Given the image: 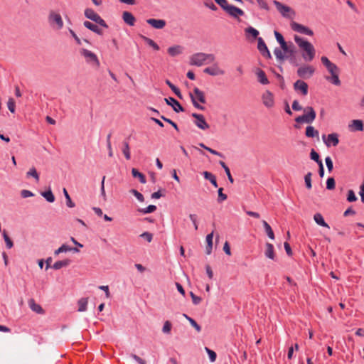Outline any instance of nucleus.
<instances>
[{
	"label": "nucleus",
	"instance_id": "obj_1",
	"mask_svg": "<svg viewBox=\"0 0 364 364\" xmlns=\"http://www.w3.org/2000/svg\"><path fill=\"white\" fill-rule=\"evenodd\" d=\"M294 39L301 52L302 58L306 62H311L316 55L314 46L307 40L294 35Z\"/></svg>",
	"mask_w": 364,
	"mask_h": 364
},
{
	"label": "nucleus",
	"instance_id": "obj_2",
	"mask_svg": "<svg viewBox=\"0 0 364 364\" xmlns=\"http://www.w3.org/2000/svg\"><path fill=\"white\" fill-rule=\"evenodd\" d=\"M215 60V56L212 53H196L191 55L189 58V63L191 65L198 67L203 66V65L210 64Z\"/></svg>",
	"mask_w": 364,
	"mask_h": 364
},
{
	"label": "nucleus",
	"instance_id": "obj_3",
	"mask_svg": "<svg viewBox=\"0 0 364 364\" xmlns=\"http://www.w3.org/2000/svg\"><path fill=\"white\" fill-rule=\"evenodd\" d=\"M48 22L50 26L55 31H59L63 28L64 22L60 13L55 11H50L48 16Z\"/></svg>",
	"mask_w": 364,
	"mask_h": 364
},
{
	"label": "nucleus",
	"instance_id": "obj_4",
	"mask_svg": "<svg viewBox=\"0 0 364 364\" xmlns=\"http://www.w3.org/2000/svg\"><path fill=\"white\" fill-rule=\"evenodd\" d=\"M304 114L298 116L295 121L297 123L311 124L316 119V114L312 107H306L304 109Z\"/></svg>",
	"mask_w": 364,
	"mask_h": 364
},
{
	"label": "nucleus",
	"instance_id": "obj_5",
	"mask_svg": "<svg viewBox=\"0 0 364 364\" xmlns=\"http://www.w3.org/2000/svg\"><path fill=\"white\" fill-rule=\"evenodd\" d=\"M80 55L85 58V62L94 68H98L100 65L97 56L93 52L81 48L80 50Z\"/></svg>",
	"mask_w": 364,
	"mask_h": 364
},
{
	"label": "nucleus",
	"instance_id": "obj_6",
	"mask_svg": "<svg viewBox=\"0 0 364 364\" xmlns=\"http://www.w3.org/2000/svg\"><path fill=\"white\" fill-rule=\"evenodd\" d=\"M315 73V68L309 64H303L299 67L296 73L297 75L304 79L310 78Z\"/></svg>",
	"mask_w": 364,
	"mask_h": 364
},
{
	"label": "nucleus",
	"instance_id": "obj_7",
	"mask_svg": "<svg viewBox=\"0 0 364 364\" xmlns=\"http://www.w3.org/2000/svg\"><path fill=\"white\" fill-rule=\"evenodd\" d=\"M84 14L85 17L90 19L104 28H107L108 26L100 15H98L93 9L87 8L85 10Z\"/></svg>",
	"mask_w": 364,
	"mask_h": 364
},
{
	"label": "nucleus",
	"instance_id": "obj_8",
	"mask_svg": "<svg viewBox=\"0 0 364 364\" xmlns=\"http://www.w3.org/2000/svg\"><path fill=\"white\" fill-rule=\"evenodd\" d=\"M211 66L207 67L203 70V73L213 77L222 76L225 73V70L220 68V65L217 62L212 63Z\"/></svg>",
	"mask_w": 364,
	"mask_h": 364
},
{
	"label": "nucleus",
	"instance_id": "obj_9",
	"mask_svg": "<svg viewBox=\"0 0 364 364\" xmlns=\"http://www.w3.org/2000/svg\"><path fill=\"white\" fill-rule=\"evenodd\" d=\"M273 4L275 5L277 11L285 18H290L291 15L295 14L291 8L277 0H274Z\"/></svg>",
	"mask_w": 364,
	"mask_h": 364
},
{
	"label": "nucleus",
	"instance_id": "obj_10",
	"mask_svg": "<svg viewBox=\"0 0 364 364\" xmlns=\"http://www.w3.org/2000/svg\"><path fill=\"white\" fill-rule=\"evenodd\" d=\"M290 26L293 31H296L298 33L311 36H313V34H314V32L312 30H311L310 28H309L306 26H304L301 24L296 23V22H294V21L291 22Z\"/></svg>",
	"mask_w": 364,
	"mask_h": 364
},
{
	"label": "nucleus",
	"instance_id": "obj_11",
	"mask_svg": "<svg viewBox=\"0 0 364 364\" xmlns=\"http://www.w3.org/2000/svg\"><path fill=\"white\" fill-rule=\"evenodd\" d=\"M322 139L326 146H336L339 143L338 135L336 133H332L328 134L327 136L325 135L322 136Z\"/></svg>",
	"mask_w": 364,
	"mask_h": 364
},
{
	"label": "nucleus",
	"instance_id": "obj_12",
	"mask_svg": "<svg viewBox=\"0 0 364 364\" xmlns=\"http://www.w3.org/2000/svg\"><path fill=\"white\" fill-rule=\"evenodd\" d=\"M262 100L263 105L267 108H272L274 105L273 94L269 90L262 94Z\"/></svg>",
	"mask_w": 364,
	"mask_h": 364
},
{
	"label": "nucleus",
	"instance_id": "obj_13",
	"mask_svg": "<svg viewBox=\"0 0 364 364\" xmlns=\"http://www.w3.org/2000/svg\"><path fill=\"white\" fill-rule=\"evenodd\" d=\"M192 117L196 119L195 124L203 130L208 129L210 127L205 122L203 115L196 113H193Z\"/></svg>",
	"mask_w": 364,
	"mask_h": 364
},
{
	"label": "nucleus",
	"instance_id": "obj_14",
	"mask_svg": "<svg viewBox=\"0 0 364 364\" xmlns=\"http://www.w3.org/2000/svg\"><path fill=\"white\" fill-rule=\"evenodd\" d=\"M257 49L263 56L267 57L268 58H272V55L267 48L266 43L261 37H259L257 38Z\"/></svg>",
	"mask_w": 364,
	"mask_h": 364
},
{
	"label": "nucleus",
	"instance_id": "obj_15",
	"mask_svg": "<svg viewBox=\"0 0 364 364\" xmlns=\"http://www.w3.org/2000/svg\"><path fill=\"white\" fill-rule=\"evenodd\" d=\"M294 89L296 92H301L304 96L308 94V85L301 80H298L294 83Z\"/></svg>",
	"mask_w": 364,
	"mask_h": 364
},
{
	"label": "nucleus",
	"instance_id": "obj_16",
	"mask_svg": "<svg viewBox=\"0 0 364 364\" xmlns=\"http://www.w3.org/2000/svg\"><path fill=\"white\" fill-rule=\"evenodd\" d=\"M190 97L191 98V95L194 97H196V100L198 101L203 104H205L206 102L205 93L199 90L198 87H194L193 90V92H190L189 94Z\"/></svg>",
	"mask_w": 364,
	"mask_h": 364
},
{
	"label": "nucleus",
	"instance_id": "obj_17",
	"mask_svg": "<svg viewBox=\"0 0 364 364\" xmlns=\"http://www.w3.org/2000/svg\"><path fill=\"white\" fill-rule=\"evenodd\" d=\"M167 105L171 106L176 112H183L184 109L181 104L173 97H168L164 99Z\"/></svg>",
	"mask_w": 364,
	"mask_h": 364
},
{
	"label": "nucleus",
	"instance_id": "obj_18",
	"mask_svg": "<svg viewBox=\"0 0 364 364\" xmlns=\"http://www.w3.org/2000/svg\"><path fill=\"white\" fill-rule=\"evenodd\" d=\"M282 49L286 53V55L288 56V58H290V62L292 63V57L294 55L296 52L294 44L291 42L287 43L285 46H283Z\"/></svg>",
	"mask_w": 364,
	"mask_h": 364
},
{
	"label": "nucleus",
	"instance_id": "obj_19",
	"mask_svg": "<svg viewBox=\"0 0 364 364\" xmlns=\"http://www.w3.org/2000/svg\"><path fill=\"white\" fill-rule=\"evenodd\" d=\"M146 23L156 29H162L165 27L166 22L164 19L149 18Z\"/></svg>",
	"mask_w": 364,
	"mask_h": 364
},
{
	"label": "nucleus",
	"instance_id": "obj_20",
	"mask_svg": "<svg viewBox=\"0 0 364 364\" xmlns=\"http://www.w3.org/2000/svg\"><path fill=\"white\" fill-rule=\"evenodd\" d=\"M348 128L352 132H362L364 129L363 122L360 119H353L348 124Z\"/></svg>",
	"mask_w": 364,
	"mask_h": 364
},
{
	"label": "nucleus",
	"instance_id": "obj_21",
	"mask_svg": "<svg viewBox=\"0 0 364 364\" xmlns=\"http://www.w3.org/2000/svg\"><path fill=\"white\" fill-rule=\"evenodd\" d=\"M230 16H231L233 18H238L239 16H243L245 14L244 11L233 6V5H230V7L228 8V9H227V11H226Z\"/></svg>",
	"mask_w": 364,
	"mask_h": 364
},
{
	"label": "nucleus",
	"instance_id": "obj_22",
	"mask_svg": "<svg viewBox=\"0 0 364 364\" xmlns=\"http://www.w3.org/2000/svg\"><path fill=\"white\" fill-rule=\"evenodd\" d=\"M183 48L179 45L171 46L167 49L168 55L171 57H176L178 55H181L183 53Z\"/></svg>",
	"mask_w": 364,
	"mask_h": 364
},
{
	"label": "nucleus",
	"instance_id": "obj_23",
	"mask_svg": "<svg viewBox=\"0 0 364 364\" xmlns=\"http://www.w3.org/2000/svg\"><path fill=\"white\" fill-rule=\"evenodd\" d=\"M245 33L247 39H250L252 37V40H257L259 38V31L252 26L246 28L245 29Z\"/></svg>",
	"mask_w": 364,
	"mask_h": 364
},
{
	"label": "nucleus",
	"instance_id": "obj_24",
	"mask_svg": "<svg viewBox=\"0 0 364 364\" xmlns=\"http://www.w3.org/2000/svg\"><path fill=\"white\" fill-rule=\"evenodd\" d=\"M28 303V306H29L30 309L33 311H34L38 314H44V310L43 309V308L38 304L36 303V301L33 299H29Z\"/></svg>",
	"mask_w": 364,
	"mask_h": 364
},
{
	"label": "nucleus",
	"instance_id": "obj_25",
	"mask_svg": "<svg viewBox=\"0 0 364 364\" xmlns=\"http://www.w3.org/2000/svg\"><path fill=\"white\" fill-rule=\"evenodd\" d=\"M122 18L124 21L129 26H134L136 18L133 14L129 11H124L122 14Z\"/></svg>",
	"mask_w": 364,
	"mask_h": 364
},
{
	"label": "nucleus",
	"instance_id": "obj_26",
	"mask_svg": "<svg viewBox=\"0 0 364 364\" xmlns=\"http://www.w3.org/2000/svg\"><path fill=\"white\" fill-rule=\"evenodd\" d=\"M265 256L271 259H274L275 258V254H274V246L269 242H267L265 245V251H264Z\"/></svg>",
	"mask_w": 364,
	"mask_h": 364
},
{
	"label": "nucleus",
	"instance_id": "obj_27",
	"mask_svg": "<svg viewBox=\"0 0 364 364\" xmlns=\"http://www.w3.org/2000/svg\"><path fill=\"white\" fill-rule=\"evenodd\" d=\"M83 25L87 28L90 29V31L95 32V33H97L99 35H102L103 33V31L101 28H100L97 25L90 22V21H85L83 23Z\"/></svg>",
	"mask_w": 364,
	"mask_h": 364
},
{
	"label": "nucleus",
	"instance_id": "obj_28",
	"mask_svg": "<svg viewBox=\"0 0 364 364\" xmlns=\"http://www.w3.org/2000/svg\"><path fill=\"white\" fill-rule=\"evenodd\" d=\"M256 75H257V80L258 81L262 84V85H267L269 84V80L266 76V74L265 73L261 70V69H257L256 70Z\"/></svg>",
	"mask_w": 364,
	"mask_h": 364
},
{
	"label": "nucleus",
	"instance_id": "obj_29",
	"mask_svg": "<svg viewBox=\"0 0 364 364\" xmlns=\"http://www.w3.org/2000/svg\"><path fill=\"white\" fill-rule=\"evenodd\" d=\"M68 251H73L75 252H78L79 250L75 247H74V248L70 247L68 245L63 244L58 249L55 250L54 255H58L59 254H60L62 252H68Z\"/></svg>",
	"mask_w": 364,
	"mask_h": 364
},
{
	"label": "nucleus",
	"instance_id": "obj_30",
	"mask_svg": "<svg viewBox=\"0 0 364 364\" xmlns=\"http://www.w3.org/2000/svg\"><path fill=\"white\" fill-rule=\"evenodd\" d=\"M70 262H71V260L69 259L57 261L53 264V265L52 266V268H53L55 270H58L63 267H68V265H70Z\"/></svg>",
	"mask_w": 364,
	"mask_h": 364
},
{
	"label": "nucleus",
	"instance_id": "obj_31",
	"mask_svg": "<svg viewBox=\"0 0 364 364\" xmlns=\"http://www.w3.org/2000/svg\"><path fill=\"white\" fill-rule=\"evenodd\" d=\"M314 220L318 225H321L322 227H325L327 228H330L329 225L325 222V220L321 213H316L314 215Z\"/></svg>",
	"mask_w": 364,
	"mask_h": 364
},
{
	"label": "nucleus",
	"instance_id": "obj_32",
	"mask_svg": "<svg viewBox=\"0 0 364 364\" xmlns=\"http://www.w3.org/2000/svg\"><path fill=\"white\" fill-rule=\"evenodd\" d=\"M305 135L309 138L318 137V132L312 126L306 128Z\"/></svg>",
	"mask_w": 364,
	"mask_h": 364
},
{
	"label": "nucleus",
	"instance_id": "obj_33",
	"mask_svg": "<svg viewBox=\"0 0 364 364\" xmlns=\"http://www.w3.org/2000/svg\"><path fill=\"white\" fill-rule=\"evenodd\" d=\"M274 54L276 56V58L280 62H283L285 59L288 58V56L286 55V53L283 51L282 49L275 48L274 50Z\"/></svg>",
	"mask_w": 364,
	"mask_h": 364
},
{
	"label": "nucleus",
	"instance_id": "obj_34",
	"mask_svg": "<svg viewBox=\"0 0 364 364\" xmlns=\"http://www.w3.org/2000/svg\"><path fill=\"white\" fill-rule=\"evenodd\" d=\"M88 303V299L87 298H81L77 301L78 305V309L77 311L79 312H83L87 310V306Z\"/></svg>",
	"mask_w": 364,
	"mask_h": 364
},
{
	"label": "nucleus",
	"instance_id": "obj_35",
	"mask_svg": "<svg viewBox=\"0 0 364 364\" xmlns=\"http://www.w3.org/2000/svg\"><path fill=\"white\" fill-rule=\"evenodd\" d=\"M123 147L122 149V153L126 158L127 160H129L131 159V154H130V148L129 143L127 141H124L122 142Z\"/></svg>",
	"mask_w": 364,
	"mask_h": 364
},
{
	"label": "nucleus",
	"instance_id": "obj_36",
	"mask_svg": "<svg viewBox=\"0 0 364 364\" xmlns=\"http://www.w3.org/2000/svg\"><path fill=\"white\" fill-rule=\"evenodd\" d=\"M262 224H263L265 232H266L267 235H268V237L270 239L274 240V232H273L271 226L267 223V222L266 220H262Z\"/></svg>",
	"mask_w": 364,
	"mask_h": 364
},
{
	"label": "nucleus",
	"instance_id": "obj_37",
	"mask_svg": "<svg viewBox=\"0 0 364 364\" xmlns=\"http://www.w3.org/2000/svg\"><path fill=\"white\" fill-rule=\"evenodd\" d=\"M132 173L133 177L138 178L141 183H145L146 182L144 175L140 173L136 168H132Z\"/></svg>",
	"mask_w": 364,
	"mask_h": 364
},
{
	"label": "nucleus",
	"instance_id": "obj_38",
	"mask_svg": "<svg viewBox=\"0 0 364 364\" xmlns=\"http://www.w3.org/2000/svg\"><path fill=\"white\" fill-rule=\"evenodd\" d=\"M26 176L28 177H33L35 178L36 182L39 181V174L36 171V168L35 167H32L29 169V171L26 173Z\"/></svg>",
	"mask_w": 364,
	"mask_h": 364
},
{
	"label": "nucleus",
	"instance_id": "obj_39",
	"mask_svg": "<svg viewBox=\"0 0 364 364\" xmlns=\"http://www.w3.org/2000/svg\"><path fill=\"white\" fill-rule=\"evenodd\" d=\"M338 75H339V73L333 74V75H331V77H326V80L331 82L332 84H333L336 86H339V85H341V80L339 79Z\"/></svg>",
	"mask_w": 364,
	"mask_h": 364
},
{
	"label": "nucleus",
	"instance_id": "obj_40",
	"mask_svg": "<svg viewBox=\"0 0 364 364\" xmlns=\"http://www.w3.org/2000/svg\"><path fill=\"white\" fill-rule=\"evenodd\" d=\"M41 195L49 203H53L55 200V196L50 190H48V191H46V192H42Z\"/></svg>",
	"mask_w": 364,
	"mask_h": 364
},
{
	"label": "nucleus",
	"instance_id": "obj_41",
	"mask_svg": "<svg viewBox=\"0 0 364 364\" xmlns=\"http://www.w3.org/2000/svg\"><path fill=\"white\" fill-rule=\"evenodd\" d=\"M142 39L151 47H152L155 50H159V46L151 38L144 36H141Z\"/></svg>",
	"mask_w": 364,
	"mask_h": 364
},
{
	"label": "nucleus",
	"instance_id": "obj_42",
	"mask_svg": "<svg viewBox=\"0 0 364 364\" xmlns=\"http://www.w3.org/2000/svg\"><path fill=\"white\" fill-rule=\"evenodd\" d=\"M274 36L276 38V40L277 41V42L280 44L281 46V48L283 47V46H285V44L287 43V42L284 41V37L282 36V35L279 33L278 31H274Z\"/></svg>",
	"mask_w": 364,
	"mask_h": 364
},
{
	"label": "nucleus",
	"instance_id": "obj_43",
	"mask_svg": "<svg viewBox=\"0 0 364 364\" xmlns=\"http://www.w3.org/2000/svg\"><path fill=\"white\" fill-rule=\"evenodd\" d=\"M63 194L65 196V198L66 199V205L69 208L75 207V203L72 201L71 198H70V195L68 194L67 190L65 188H63Z\"/></svg>",
	"mask_w": 364,
	"mask_h": 364
},
{
	"label": "nucleus",
	"instance_id": "obj_44",
	"mask_svg": "<svg viewBox=\"0 0 364 364\" xmlns=\"http://www.w3.org/2000/svg\"><path fill=\"white\" fill-rule=\"evenodd\" d=\"M3 237L4 239V241L6 242V245L7 248L11 249V247H13L14 243H13L12 240L8 236L6 230L3 231Z\"/></svg>",
	"mask_w": 364,
	"mask_h": 364
},
{
	"label": "nucleus",
	"instance_id": "obj_45",
	"mask_svg": "<svg viewBox=\"0 0 364 364\" xmlns=\"http://www.w3.org/2000/svg\"><path fill=\"white\" fill-rule=\"evenodd\" d=\"M311 176H312L311 173L309 172L304 176V181H305L306 187L308 189H311V187H312V185H311Z\"/></svg>",
	"mask_w": 364,
	"mask_h": 364
},
{
	"label": "nucleus",
	"instance_id": "obj_46",
	"mask_svg": "<svg viewBox=\"0 0 364 364\" xmlns=\"http://www.w3.org/2000/svg\"><path fill=\"white\" fill-rule=\"evenodd\" d=\"M215 2L225 11L230 7V4H228L227 0H215Z\"/></svg>",
	"mask_w": 364,
	"mask_h": 364
},
{
	"label": "nucleus",
	"instance_id": "obj_47",
	"mask_svg": "<svg viewBox=\"0 0 364 364\" xmlns=\"http://www.w3.org/2000/svg\"><path fill=\"white\" fill-rule=\"evenodd\" d=\"M310 157L311 159L315 161L318 164H319V163H322V161L319 159L318 154L314 149L311 151Z\"/></svg>",
	"mask_w": 364,
	"mask_h": 364
},
{
	"label": "nucleus",
	"instance_id": "obj_48",
	"mask_svg": "<svg viewBox=\"0 0 364 364\" xmlns=\"http://www.w3.org/2000/svg\"><path fill=\"white\" fill-rule=\"evenodd\" d=\"M326 68H327L328 71L331 73V75L339 73V72H340L339 68L334 63H332L331 65H329Z\"/></svg>",
	"mask_w": 364,
	"mask_h": 364
},
{
	"label": "nucleus",
	"instance_id": "obj_49",
	"mask_svg": "<svg viewBox=\"0 0 364 364\" xmlns=\"http://www.w3.org/2000/svg\"><path fill=\"white\" fill-rule=\"evenodd\" d=\"M336 186L335 180L333 178H328L326 181V188L328 190H333Z\"/></svg>",
	"mask_w": 364,
	"mask_h": 364
},
{
	"label": "nucleus",
	"instance_id": "obj_50",
	"mask_svg": "<svg viewBox=\"0 0 364 364\" xmlns=\"http://www.w3.org/2000/svg\"><path fill=\"white\" fill-rule=\"evenodd\" d=\"M7 107L11 113L15 112L16 105H15V101L13 98L9 99L8 102H7Z\"/></svg>",
	"mask_w": 364,
	"mask_h": 364
},
{
	"label": "nucleus",
	"instance_id": "obj_51",
	"mask_svg": "<svg viewBox=\"0 0 364 364\" xmlns=\"http://www.w3.org/2000/svg\"><path fill=\"white\" fill-rule=\"evenodd\" d=\"M156 210V205H149L148 207H146V208H144V209H141L140 210V211L144 213V214H146V213H153L154 212L155 210Z\"/></svg>",
	"mask_w": 364,
	"mask_h": 364
},
{
	"label": "nucleus",
	"instance_id": "obj_52",
	"mask_svg": "<svg viewBox=\"0 0 364 364\" xmlns=\"http://www.w3.org/2000/svg\"><path fill=\"white\" fill-rule=\"evenodd\" d=\"M171 330V322L168 321H165L164 323L163 328H162L163 333L168 334V333H170Z\"/></svg>",
	"mask_w": 364,
	"mask_h": 364
},
{
	"label": "nucleus",
	"instance_id": "obj_53",
	"mask_svg": "<svg viewBox=\"0 0 364 364\" xmlns=\"http://www.w3.org/2000/svg\"><path fill=\"white\" fill-rule=\"evenodd\" d=\"M131 193H132L140 202H144V198L141 193L138 192L135 189H132L129 191Z\"/></svg>",
	"mask_w": 364,
	"mask_h": 364
},
{
	"label": "nucleus",
	"instance_id": "obj_54",
	"mask_svg": "<svg viewBox=\"0 0 364 364\" xmlns=\"http://www.w3.org/2000/svg\"><path fill=\"white\" fill-rule=\"evenodd\" d=\"M347 200L349 202H354L357 200V197L353 190H349L348 191Z\"/></svg>",
	"mask_w": 364,
	"mask_h": 364
},
{
	"label": "nucleus",
	"instance_id": "obj_55",
	"mask_svg": "<svg viewBox=\"0 0 364 364\" xmlns=\"http://www.w3.org/2000/svg\"><path fill=\"white\" fill-rule=\"evenodd\" d=\"M205 351L208 353L209 355L210 360L211 362H215L217 357L216 353L213 350L209 349L207 347L205 348Z\"/></svg>",
	"mask_w": 364,
	"mask_h": 364
},
{
	"label": "nucleus",
	"instance_id": "obj_56",
	"mask_svg": "<svg viewBox=\"0 0 364 364\" xmlns=\"http://www.w3.org/2000/svg\"><path fill=\"white\" fill-rule=\"evenodd\" d=\"M140 237L145 239L148 242H151L153 239V235L149 232L141 233Z\"/></svg>",
	"mask_w": 364,
	"mask_h": 364
},
{
	"label": "nucleus",
	"instance_id": "obj_57",
	"mask_svg": "<svg viewBox=\"0 0 364 364\" xmlns=\"http://www.w3.org/2000/svg\"><path fill=\"white\" fill-rule=\"evenodd\" d=\"M325 161L328 171H332L333 168V164L331 158L330 156L326 157Z\"/></svg>",
	"mask_w": 364,
	"mask_h": 364
},
{
	"label": "nucleus",
	"instance_id": "obj_58",
	"mask_svg": "<svg viewBox=\"0 0 364 364\" xmlns=\"http://www.w3.org/2000/svg\"><path fill=\"white\" fill-rule=\"evenodd\" d=\"M188 321L190 322L191 325L198 331L200 332L201 330L200 326L196 322L194 319L192 318H188Z\"/></svg>",
	"mask_w": 364,
	"mask_h": 364
},
{
	"label": "nucleus",
	"instance_id": "obj_59",
	"mask_svg": "<svg viewBox=\"0 0 364 364\" xmlns=\"http://www.w3.org/2000/svg\"><path fill=\"white\" fill-rule=\"evenodd\" d=\"M189 218L192 221L195 230H197L198 228V222H197V215L196 214H190Z\"/></svg>",
	"mask_w": 364,
	"mask_h": 364
},
{
	"label": "nucleus",
	"instance_id": "obj_60",
	"mask_svg": "<svg viewBox=\"0 0 364 364\" xmlns=\"http://www.w3.org/2000/svg\"><path fill=\"white\" fill-rule=\"evenodd\" d=\"M110 137H111L110 134H109L107 137V149L109 150V156L112 157L113 151H112V145H111V142H110Z\"/></svg>",
	"mask_w": 364,
	"mask_h": 364
},
{
	"label": "nucleus",
	"instance_id": "obj_61",
	"mask_svg": "<svg viewBox=\"0 0 364 364\" xmlns=\"http://www.w3.org/2000/svg\"><path fill=\"white\" fill-rule=\"evenodd\" d=\"M190 295L192 298V301L194 304L198 305L200 303V301L202 300L200 297L195 295L192 291L190 292Z\"/></svg>",
	"mask_w": 364,
	"mask_h": 364
},
{
	"label": "nucleus",
	"instance_id": "obj_62",
	"mask_svg": "<svg viewBox=\"0 0 364 364\" xmlns=\"http://www.w3.org/2000/svg\"><path fill=\"white\" fill-rule=\"evenodd\" d=\"M21 196L22 198H26L28 197H32L34 196V194L28 190H22L21 191Z\"/></svg>",
	"mask_w": 364,
	"mask_h": 364
},
{
	"label": "nucleus",
	"instance_id": "obj_63",
	"mask_svg": "<svg viewBox=\"0 0 364 364\" xmlns=\"http://www.w3.org/2000/svg\"><path fill=\"white\" fill-rule=\"evenodd\" d=\"M259 6L261 9L268 11L269 9L267 2L264 0H257Z\"/></svg>",
	"mask_w": 364,
	"mask_h": 364
},
{
	"label": "nucleus",
	"instance_id": "obj_64",
	"mask_svg": "<svg viewBox=\"0 0 364 364\" xmlns=\"http://www.w3.org/2000/svg\"><path fill=\"white\" fill-rule=\"evenodd\" d=\"M292 109L295 111H301L303 109V107L300 105L297 100H294L292 102Z\"/></svg>",
	"mask_w": 364,
	"mask_h": 364
}]
</instances>
